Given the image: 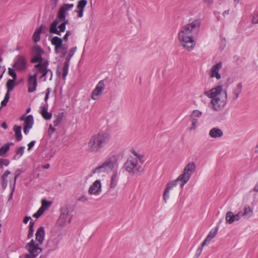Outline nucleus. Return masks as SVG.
<instances>
[{"label":"nucleus","mask_w":258,"mask_h":258,"mask_svg":"<svg viewBox=\"0 0 258 258\" xmlns=\"http://www.w3.org/2000/svg\"><path fill=\"white\" fill-rule=\"evenodd\" d=\"M201 24L200 20H195L184 25L178 32V40L185 50L190 51L194 49L196 45L194 37L198 34Z\"/></svg>","instance_id":"nucleus-1"},{"label":"nucleus","mask_w":258,"mask_h":258,"mask_svg":"<svg viewBox=\"0 0 258 258\" xmlns=\"http://www.w3.org/2000/svg\"><path fill=\"white\" fill-rule=\"evenodd\" d=\"M203 95L210 99L209 107L215 112L222 111L227 103V90L222 85H218L210 90L205 91Z\"/></svg>","instance_id":"nucleus-2"},{"label":"nucleus","mask_w":258,"mask_h":258,"mask_svg":"<svg viewBox=\"0 0 258 258\" xmlns=\"http://www.w3.org/2000/svg\"><path fill=\"white\" fill-rule=\"evenodd\" d=\"M110 137L108 134L99 133L91 137L87 144V150L91 153L99 152L104 145L109 143Z\"/></svg>","instance_id":"nucleus-3"},{"label":"nucleus","mask_w":258,"mask_h":258,"mask_svg":"<svg viewBox=\"0 0 258 258\" xmlns=\"http://www.w3.org/2000/svg\"><path fill=\"white\" fill-rule=\"evenodd\" d=\"M123 167L133 176H138L143 171L142 165L139 163L137 158L133 157L128 158L124 163Z\"/></svg>","instance_id":"nucleus-4"},{"label":"nucleus","mask_w":258,"mask_h":258,"mask_svg":"<svg viewBox=\"0 0 258 258\" xmlns=\"http://www.w3.org/2000/svg\"><path fill=\"white\" fill-rule=\"evenodd\" d=\"M46 55V52L40 46H33V63H37L34 66L35 71L48 64V60L45 57Z\"/></svg>","instance_id":"nucleus-5"},{"label":"nucleus","mask_w":258,"mask_h":258,"mask_svg":"<svg viewBox=\"0 0 258 258\" xmlns=\"http://www.w3.org/2000/svg\"><path fill=\"white\" fill-rule=\"evenodd\" d=\"M45 231L42 226L39 227L35 233V240H33V258L42 250V245L44 240Z\"/></svg>","instance_id":"nucleus-6"},{"label":"nucleus","mask_w":258,"mask_h":258,"mask_svg":"<svg viewBox=\"0 0 258 258\" xmlns=\"http://www.w3.org/2000/svg\"><path fill=\"white\" fill-rule=\"evenodd\" d=\"M116 165V162L114 161V158L111 157L107 159L100 166L97 167L93 170V173L100 174L105 173L108 170H113Z\"/></svg>","instance_id":"nucleus-7"},{"label":"nucleus","mask_w":258,"mask_h":258,"mask_svg":"<svg viewBox=\"0 0 258 258\" xmlns=\"http://www.w3.org/2000/svg\"><path fill=\"white\" fill-rule=\"evenodd\" d=\"M105 80H102L98 83L91 93V98L93 100H97L99 99L100 96L102 94L103 91L105 89Z\"/></svg>","instance_id":"nucleus-8"},{"label":"nucleus","mask_w":258,"mask_h":258,"mask_svg":"<svg viewBox=\"0 0 258 258\" xmlns=\"http://www.w3.org/2000/svg\"><path fill=\"white\" fill-rule=\"evenodd\" d=\"M48 64L43 66L42 67L35 71L37 74H40V78L43 81H46L47 76L49 77L48 80L51 81L52 78L53 73L51 70L48 69Z\"/></svg>","instance_id":"nucleus-9"},{"label":"nucleus","mask_w":258,"mask_h":258,"mask_svg":"<svg viewBox=\"0 0 258 258\" xmlns=\"http://www.w3.org/2000/svg\"><path fill=\"white\" fill-rule=\"evenodd\" d=\"M222 62L221 61L213 65L209 73V77L211 78H216L217 80H220L221 76L219 71L222 69Z\"/></svg>","instance_id":"nucleus-10"},{"label":"nucleus","mask_w":258,"mask_h":258,"mask_svg":"<svg viewBox=\"0 0 258 258\" xmlns=\"http://www.w3.org/2000/svg\"><path fill=\"white\" fill-rule=\"evenodd\" d=\"M102 192V184L100 180H95L89 187L88 192L90 195H99Z\"/></svg>","instance_id":"nucleus-11"},{"label":"nucleus","mask_w":258,"mask_h":258,"mask_svg":"<svg viewBox=\"0 0 258 258\" xmlns=\"http://www.w3.org/2000/svg\"><path fill=\"white\" fill-rule=\"evenodd\" d=\"M20 120L24 121V133L28 134L32 127V115L26 116V114H23L20 117Z\"/></svg>","instance_id":"nucleus-12"},{"label":"nucleus","mask_w":258,"mask_h":258,"mask_svg":"<svg viewBox=\"0 0 258 258\" xmlns=\"http://www.w3.org/2000/svg\"><path fill=\"white\" fill-rule=\"evenodd\" d=\"M58 24V21L56 19L50 25L49 31L51 33H54L57 34L58 35H61V32H63L65 31L66 29V26L64 25V24H61L59 26L58 28L59 30H58L57 29V25Z\"/></svg>","instance_id":"nucleus-13"},{"label":"nucleus","mask_w":258,"mask_h":258,"mask_svg":"<svg viewBox=\"0 0 258 258\" xmlns=\"http://www.w3.org/2000/svg\"><path fill=\"white\" fill-rule=\"evenodd\" d=\"M13 67L18 71L25 70L26 68V61L24 57L21 55L17 56Z\"/></svg>","instance_id":"nucleus-14"},{"label":"nucleus","mask_w":258,"mask_h":258,"mask_svg":"<svg viewBox=\"0 0 258 258\" xmlns=\"http://www.w3.org/2000/svg\"><path fill=\"white\" fill-rule=\"evenodd\" d=\"M74 4H64L59 9L57 18L59 21H63L65 19L66 17V13L68 11L74 7Z\"/></svg>","instance_id":"nucleus-15"},{"label":"nucleus","mask_w":258,"mask_h":258,"mask_svg":"<svg viewBox=\"0 0 258 258\" xmlns=\"http://www.w3.org/2000/svg\"><path fill=\"white\" fill-rule=\"evenodd\" d=\"M178 181L176 180V179L173 180H171L167 183L166 185V187L163 193V198L165 202H167V201L169 198V191L172 189L174 187L176 186L177 185Z\"/></svg>","instance_id":"nucleus-16"},{"label":"nucleus","mask_w":258,"mask_h":258,"mask_svg":"<svg viewBox=\"0 0 258 258\" xmlns=\"http://www.w3.org/2000/svg\"><path fill=\"white\" fill-rule=\"evenodd\" d=\"M120 174V172L115 171L111 175L109 183L110 188L114 189L117 186L119 181Z\"/></svg>","instance_id":"nucleus-17"},{"label":"nucleus","mask_w":258,"mask_h":258,"mask_svg":"<svg viewBox=\"0 0 258 258\" xmlns=\"http://www.w3.org/2000/svg\"><path fill=\"white\" fill-rule=\"evenodd\" d=\"M242 88V85L241 83H239L237 84L236 86L233 88L230 99H231L233 101L237 100L241 92Z\"/></svg>","instance_id":"nucleus-18"},{"label":"nucleus","mask_w":258,"mask_h":258,"mask_svg":"<svg viewBox=\"0 0 258 258\" xmlns=\"http://www.w3.org/2000/svg\"><path fill=\"white\" fill-rule=\"evenodd\" d=\"M51 44L54 46V50L56 53L62 47V39L58 36H54L51 40Z\"/></svg>","instance_id":"nucleus-19"},{"label":"nucleus","mask_w":258,"mask_h":258,"mask_svg":"<svg viewBox=\"0 0 258 258\" xmlns=\"http://www.w3.org/2000/svg\"><path fill=\"white\" fill-rule=\"evenodd\" d=\"M190 176L183 171V172L176 178L178 182H180V186L182 188L184 185L188 182Z\"/></svg>","instance_id":"nucleus-20"},{"label":"nucleus","mask_w":258,"mask_h":258,"mask_svg":"<svg viewBox=\"0 0 258 258\" xmlns=\"http://www.w3.org/2000/svg\"><path fill=\"white\" fill-rule=\"evenodd\" d=\"M87 4V0H80L78 2V4L77 7V10L75 11V12L78 13V17L82 18L83 17L84 10Z\"/></svg>","instance_id":"nucleus-21"},{"label":"nucleus","mask_w":258,"mask_h":258,"mask_svg":"<svg viewBox=\"0 0 258 258\" xmlns=\"http://www.w3.org/2000/svg\"><path fill=\"white\" fill-rule=\"evenodd\" d=\"M196 168V163L194 162H190L185 166L183 171L191 176L192 173L195 172Z\"/></svg>","instance_id":"nucleus-22"},{"label":"nucleus","mask_w":258,"mask_h":258,"mask_svg":"<svg viewBox=\"0 0 258 258\" xmlns=\"http://www.w3.org/2000/svg\"><path fill=\"white\" fill-rule=\"evenodd\" d=\"M223 135L222 131L217 127H214L209 131V136L212 138H220Z\"/></svg>","instance_id":"nucleus-23"},{"label":"nucleus","mask_w":258,"mask_h":258,"mask_svg":"<svg viewBox=\"0 0 258 258\" xmlns=\"http://www.w3.org/2000/svg\"><path fill=\"white\" fill-rule=\"evenodd\" d=\"M40 114L45 120H49L52 117V113L48 112L47 108L45 106H42L40 111Z\"/></svg>","instance_id":"nucleus-24"},{"label":"nucleus","mask_w":258,"mask_h":258,"mask_svg":"<svg viewBox=\"0 0 258 258\" xmlns=\"http://www.w3.org/2000/svg\"><path fill=\"white\" fill-rule=\"evenodd\" d=\"M26 248L28 250L29 254L21 255L19 258H32V239L26 246Z\"/></svg>","instance_id":"nucleus-25"},{"label":"nucleus","mask_w":258,"mask_h":258,"mask_svg":"<svg viewBox=\"0 0 258 258\" xmlns=\"http://www.w3.org/2000/svg\"><path fill=\"white\" fill-rule=\"evenodd\" d=\"M22 127L15 125L14 126V131L15 133V136L17 141H19L21 140L22 136L21 134Z\"/></svg>","instance_id":"nucleus-26"},{"label":"nucleus","mask_w":258,"mask_h":258,"mask_svg":"<svg viewBox=\"0 0 258 258\" xmlns=\"http://www.w3.org/2000/svg\"><path fill=\"white\" fill-rule=\"evenodd\" d=\"M243 213L242 214L243 217L248 219L251 217L253 214L252 209L249 206L245 207L243 209Z\"/></svg>","instance_id":"nucleus-27"},{"label":"nucleus","mask_w":258,"mask_h":258,"mask_svg":"<svg viewBox=\"0 0 258 258\" xmlns=\"http://www.w3.org/2000/svg\"><path fill=\"white\" fill-rule=\"evenodd\" d=\"M234 213L231 211H229L226 213L225 220L227 223L231 224L235 222Z\"/></svg>","instance_id":"nucleus-28"},{"label":"nucleus","mask_w":258,"mask_h":258,"mask_svg":"<svg viewBox=\"0 0 258 258\" xmlns=\"http://www.w3.org/2000/svg\"><path fill=\"white\" fill-rule=\"evenodd\" d=\"M63 119V113H59L57 115L54 116V120L53 122V125L56 126L58 125Z\"/></svg>","instance_id":"nucleus-29"},{"label":"nucleus","mask_w":258,"mask_h":258,"mask_svg":"<svg viewBox=\"0 0 258 258\" xmlns=\"http://www.w3.org/2000/svg\"><path fill=\"white\" fill-rule=\"evenodd\" d=\"M69 214V209L68 207H63L61 209V214L59 218L66 221L67 220Z\"/></svg>","instance_id":"nucleus-30"},{"label":"nucleus","mask_w":258,"mask_h":258,"mask_svg":"<svg viewBox=\"0 0 258 258\" xmlns=\"http://www.w3.org/2000/svg\"><path fill=\"white\" fill-rule=\"evenodd\" d=\"M42 26H41L37 28L33 33V40L35 43L38 42L40 40V34L42 32Z\"/></svg>","instance_id":"nucleus-31"},{"label":"nucleus","mask_w":258,"mask_h":258,"mask_svg":"<svg viewBox=\"0 0 258 258\" xmlns=\"http://www.w3.org/2000/svg\"><path fill=\"white\" fill-rule=\"evenodd\" d=\"M10 173V171L6 170L2 176V185L4 188H6L7 186V180L6 178Z\"/></svg>","instance_id":"nucleus-32"},{"label":"nucleus","mask_w":258,"mask_h":258,"mask_svg":"<svg viewBox=\"0 0 258 258\" xmlns=\"http://www.w3.org/2000/svg\"><path fill=\"white\" fill-rule=\"evenodd\" d=\"M190 119H191V126L189 128V131H192L193 130H196L197 128V127L198 126L199 120H198V118H195L193 117H190Z\"/></svg>","instance_id":"nucleus-33"},{"label":"nucleus","mask_w":258,"mask_h":258,"mask_svg":"<svg viewBox=\"0 0 258 258\" xmlns=\"http://www.w3.org/2000/svg\"><path fill=\"white\" fill-rule=\"evenodd\" d=\"M218 228L216 227L214 229H212L206 237V240L211 241L217 234Z\"/></svg>","instance_id":"nucleus-34"},{"label":"nucleus","mask_w":258,"mask_h":258,"mask_svg":"<svg viewBox=\"0 0 258 258\" xmlns=\"http://www.w3.org/2000/svg\"><path fill=\"white\" fill-rule=\"evenodd\" d=\"M6 86L7 91H8V92H11L15 86V80L9 79L7 83Z\"/></svg>","instance_id":"nucleus-35"},{"label":"nucleus","mask_w":258,"mask_h":258,"mask_svg":"<svg viewBox=\"0 0 258 258\" xmlns=\"http://www.w3.org/2000/svg\"><path fill=\"white\" fill-rule=\"evenodd\" d=\"M51 205V202L46 201L45 200L43 199L41 200V206L40 208L42 209L44 211H45L48 209Z\"/></svg>","instance_id":"nucleus-36"},{"label":"nucleus","mask_w":258,"mask_h":258,"mask_svg":"<svg viewBox=\"0 0 258 258\" xmlns=\"http://www.w3.org/2000/svg\"><path fill=\"white\" fill-rule=\"evenodd\" d=\"M11 145H13V143H8L0 148V151L3 155L10 149Z\"/></svg>","instance_id":"nucleus-37"},{"label":"nucleus","mask_w":258,"mask_h":258,"mask_svg":"<svg viewBox=\"0 0 258 258\" xmlns=\"http://www.w3.org/2000/svg\"><path fill=\"white\" fill-rule=\"evenodd\" d=\"M132 153L134 154V155L135 156V157L134 158H137V160H139L141 164L144 162L143 155L139 154L136 152L135 151H133L132 152Z\"/></svg>","instance_id":"nucleus-38"},{"label":"nucleus","mask_w":258,"mask_h":258,"mask_svg":"<svg viewBox=\"0 0 258 258\" xmlns=\"http://www.w3.org/2000/svg\"><path fill=\"white\" fill-rule=\"evenodd\" d=\"M202 114V112L199 110H194L190 115V117L199 119L201 117Z\"/></svg>","instance_id":"nucleus-39"},{"label":"nucleus","mask_w":258,"mask_h":258,"mask_svg":"<svg viewBox=\"0 0 258 258\" xmlns=\"http://www.w3.org/2000/svg\"><path fill=\"white\" fill-rule=\"evenodd\" d=\"M56 152V150H54V151H53L52 150L50 153H48L47 155H46L45 154H44L43 153H42V158H46L47 159H50L54 156V155H55Z\"/></svg>","instance_id":"nucleus-40"},{"label":"nucleus","mask_w":258,"mask_h":258,"mask_svg":"<svg viewBox=\"0 0 258 258\" xmlns=\"http://www.w3.org/2000/svg\"><path fill=\"white\" fill-rule=\"evenodd\" d=\"M8 74L13 78V80H16L17 79V75L14 69L9 68L8 69Z\"/></svg>","instance_id":"nucleus-41"},{"label":"nucleus","mask_w":258,"mask_h":258,"mask_svg":"<svg viewBox=\"0 0 258 258\" xmlns=\"http://www.w3.org/2000/svg\"><path fill=\"white\" fill-rule=\"evenodd\" d=\"M69 67V66H68V65L63 64V68H62V71H63L62 77H63V79L64 80L65 79L66 76L68 74Z\"/></svg>","instance_id":"nucleus-42"},{"label":"nucleus","mask_w":258,"mask_h":258,"mask_svg":"<svg viewBox=\"0 0 258 258\" xmlns=\"http://www.w3.org/2000/svg\"><path fill=\"white\" fill-rule=\"evenodd\" d=\"M10 162L9 160L6 159H0V168H3L4 166H7L9 165Z\"/></svg>","instance_id":"nucleus-43"},{"label":"nucleus","mask_w":258,"mask_h":258,"mask_svg":"<svg viewBox=\"0 0 258 258\" xmlns=\"http://www.w3.org/2000/svg\"><path fill=\"white\" fill-rule=\"evenodd\" d=\"M44 212L42 209L40 208L36 213L33 214V217L38 219L39 218Z\"/></svg>","instance_id":"nucleus-44"},{"label":"nucleus","mask_w":258,"mask_h":258,"mask_svg":"<svg viewBox=\"0 0 258 258\" xmlns=\"http://www.w3.org/2000/svg\"><path fill=\"white\" fill-rule=\"evenodd\" d=\"M39 169V167H38V168L36 170L35 173L33 174V177H34L35 179L38 178L40 179V177H42L44 175H41V173L40 171H38V169Z\"/></svg>","instance_id":"nucleus-45"},{"label":"nucleus","mask_w":258,"mask_h":258,"mask_svg":"<svg viewBox=\"0 0 258 258\" xmlns=\"http://www.w3.org/2000/svg\"><path fill=\"white\" fill-rule=\"evenodd\" d=\"M50 167V165L49 164H46L43 166H42L41 167H39V169H38V171H40L41 173V175H44L45 173L44 171V169H48Z\"/></svg>","instance_id":"nucleus-46"},{"label":"nucleus","mask_w":258,"mask_h":258,"mask_svg":"<svg viewBox=\"0 0 258 258\" xmlns=\"http://www.w3.org/2000/svg\"><path fill=\"white\" fill-rule=\"evenodd\" d=\"M29 81V87L28 91L29 92H32V75H30L28 78Z\"/></svg>","instance_id":"nucleus-47"},{"label":"nucleus","mask_w":258,"mask_h":258,"mask_svg":"<svg viewBox=\"0 0 258 258\" xmlns=\"http://www.w3.org/2000/svg\"><path fill=\"white\" fill-rule=\"evenodd\" d=\"M67 223V221L61 219L59 218V219L57 220V224L59 227H64Z\"/></svg>","instance_id":"nucleus-48"},{"label":"nucleus","mask_w":258,"mask_h":258,"mask_svg":"<svg viewBox=\"0 0 258 258\" xmlns=\"http://www.w3.org/2000/svg\"><path fill=\"white\" fill-rule=\"evenodd\" d=\"M37 73L33 75V92L35 90L37 87V75H38Z\"/></svg>","instance_id":"nucleus-49"},{"label":"nucleus","mask_w":258,"mask_h":258,"mask_svg":"<svg viewBox=\"0 0 258 258\" xmlns=\"http://www.w3.org/2000/svg\"><path fill=\"white\" fill-rule=\"evenodd\" d=\"M24 149H25L24 147H23V146L20 147L16 151L17 154L22 156L24 153Z\"/></svg>","instance_id":"nucleus-50"},{"label":"nucleus","mask_w":258,"mask_h":258,"mask_svg":"<svg viewBox=\"0 0 258 258\" xmlns=\"http://www.w3.org/2000/svg\"><path fill=\"white\" fill-rule=\"evenodd\" d=\"M88 199L87 197L85 195H83L79 197L78 199L79 201H80L83 203H85L88 201Z\"/></svg>","instance_id":"nucleus-51"},{"label":"nucleus","mask_w":258,"mask_h":258,"mask_svg":"<svg viewBox=\"0 0 258 258\" xmlns=\"http://www.w3.org/2000/svg\"><path fill=\"white\" fill-rule=\"evenodd\" d=\"M76 50H77V47H73V48H71L70 50V51H69V52L68 53V55L72 57L74 55V54H75V52L76 51Z\"/></svg>","instance_id":"nucleus-52"},{"label":"nucleus","mask_w":258,"mask_h":258,"mask_svg":"<svg viewBox=\"0 0 258 258\" xmlns=\"http://www.w3.org/2000/svg\"><path fill=\"white\" fill-rule=\"evenodd\" d=\"M252 23L254 24H258V14L254 15L252 19Z\"/></svg>","instance_id":"nucleus-53"},{"label":"nucleus","mask_w":258,"mask_h":258,"mask_svg":"<svg viewBox=\"0 0 258 258\" xmlns=\"http://www.w3.org/2000/svg\"><path fill=\"white\" fill-rule=\"evenodd\" d=\"M234 216L235 222L238 221L241 217H243L241 212H239L237 214L234 215Z\"/></svg>","instance_id":"nucleus-54"},{"label":"nucleus","mask_w":258,"mask_h":258,"mask_svg":"<svg viewBox=\"0 0 258 258\" xmlns=\"http://www.w3.org/2000/svg\"><path fill=\"white\" fill-rule=\"evenodd\" d=\"M58 0H51V8L52 10L55 8Z\"/></svg>","instance_id":"nucleus-55"},{"label":"nucleus","mask_w":258,"mask_h":258,"mask_svg":"<svg viewBox=\"0 0 258 258\" xmlns=\"http://www.w3.org/2000/svg\"><path fill=\"white\" fill-rule=\"evenodd\" d=\"M32 235V221H31L29 223V230L28 237H31Z\"/></svg>","instance_id":"nucleus-56"},{"label":"nucleus","mask_w":258,"mask_h":258,"mask_svg":"<svg viewBox=\"0 0 258 258\" xmlns=\"http://www.w3.org/2000/svg\"><path fill=\"white\" fill-rule=\"evenodd\" d=\"M55 128L52 126V124H50L48 129V134L49 135H51L55 132Z\"/></svg>","instance_id":"nucleus-57"},{"label":"nucleus","mask_w":258,"mask_h":258,"mask_svg":"<svg viewBox=\"0 0 258 258\" xmlns=\"http://www.w3.org/2000/svg\"><path fill=\"white\" fill-rule=\"evenodd\" d=\"M72 34V32L70 31H67L66 34L63 36V39L67 41L68 39V37Z\"/></svg>","instance_id":"nucleus-58"},{"label":"nucleus","mask_w":258,"mask_h":258,"mask_svg":"<svg viewBox=\"0 0 258 258\" xmlns=\"http://www.w3.org/2000/svg\"><path fill=\"white\" fill-rule=\"evenodd\" d=\"M203 248L201 247H199L197 249V251L196 252V254H195L196 258H198L200 256V255L201 254V253L203 250Z\"/></svg>","instance_id":"nucleus-59"},{"label":"nucleus","mask_w":258,"mask_h":258,"mask_svg":"<svg viewBox=\"0 0 258 258\" xmlns=\"http://www.w3.org/2000/svg\"><path fill=\"white\" fill-rule=\"evenodd\" d=\"M71 57H72L71 56L68 55L66 58V60H65L63 64L69 66L70 61L71 59Z\"/></svg>","instance_id":"nucleus-60"},{"label":"nucleus","mask_w":258,"mask_h":258,"mask_svg":"<svg viewBox=\"0 0 258 258\" xmlns=\"http://www.w3.org/2000/svg\"><path fill=\"white\" fill-rule=\"evenodd\" d=\"M8 101H9V100L4 98V100L1 102V108L3 107L4 106H6Z\"/></svg>","instance_id":"nucleus-61"},{"label":"nucleus","mask_w":258,"mask_h":258,"mask_svg":"<svg viewBox=\"0 0 258 258\" xmlns=\"http://www.w3.org/2000/svg\"><path fill=\"white\" fill-rule=\"evenodd\" d=\"M31 217L30 216H26L24 219H23V223L24 224H27L28 223V222L29 221V220H31Z\"/></svg>","instance_id":"nucleus-62"},{"label":"nucleus","mask_w":258,"mask_h":258,"mask_svg":"<svg viewBox=\"0 0 258 258\" xmlns=\"http://www.w3.org/2000/svg\"><path fill=\"white\" fill-rule=\"evenodd\" d=\"M214 0H203V2L205 4L210 5L213 3Z\"/></svg>","instance_id":"nucleus-63"},{"label":"nucleus","mask_w":258,"mask_h":258,"mask_svg":"<svg viewBox=\"0 0 258 258\" xmlns=\"http://www.w3.org/2000/svg\"><path fill=\"white\" fill-rule=\"evenodd\" d=\"M253 190L255 191L258 192V181H257L255 186L254 187Z\"/></svg>","instance_id":"nucleus-64"}]
</instances>
